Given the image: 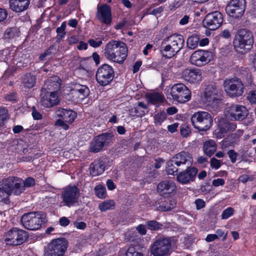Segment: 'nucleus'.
Masks as SVG:
<instances>
[{
    "label": "nucleus",
    "instance_id": "22",
    "mask_svg": "<svg viewBox=\"0 0 256 256\" xmlns=\"http://www.w3.org/2000/svg\"><path fill=\"white\" fill-rule=\"evenodd\" d=\"M40 102L42 106L46 108H52L57 105L59 102L57 92L46 91V94L42 96Z\"/></svg>",
    "mask_w": 256,
    "mask_h": 256
},
{
    "label": "nucleus",
    "instance_id": "45",
    "mask_svg": "<svg viewBox=\"0 0 256 256\" xmlns=\"http://www.w3.org/2000/svg\"><path fill=\"white\" fill-rule=\"evenodd\" d=\"M147 228L150 230H158L162 228V224L156 220H149L146 222Z\"/></svg>",
    "mask_w": 256,
    "mask_h": 256
},
{
    "label": "nucleus",
    "instance_id": "16",
    "mask_svg": "<svg viewBox=\"0 0 256 256\" xmlns=\"http://www.w3.org/2000/svg\"><path fill=\"white\" fill-rule=\"evenodd\" d=\"M212 58V53L208 50H198L194 52L190 56V62L198 66H205Z\"/></svg>",
    "mask_w": 256,
    "mask_h": 256
},
{
    "label": "nucleus",
    "instance_id": "58",
    "mask_svg": "<svg viewBox=\"0 0 256 256\" xmlns=\"http://www.w3.org/2000/svg\"><path fill=\"white\" fill-rule=\"evenodd\" d=\"M194 204L196 206V208L197 210L202 208L206 206L205 202L200 198L196 199L194 202Z\"/></svg>",
    "mask_w": 256,
    "mask_h": 256
},
{
    "label": "nucleus",
    "instance_id": "41",
    "mask_svg": "<svg viewBox=\"0 0 256 256\" xmlns=\"http://www.w3.org/2000/svg\"><path fill=\"white\" fill-rule=\"evenodd\" d=\"M200 41V36L196 34H193L189 36L187 40L186 44L188 47L192 50L196 48Z\"/></svg>",
    "mask_w": 256,
    "mask_h": 256
},
{
    "label": "nucleus",
    "instance_id": "60",
    "mask_svg": "<svg viewBox=\"0 0 256 256\" xmlns=\"http://www.w3.org/2000/svg\"><path fill=\"white\" fill-rule=\"evenodd\" d=\"M216 236H218V239L219 238L223 237V240H225L227 237L228 231L224 232L222 229H218L216 232Z\"/></svg>",
    "mask_w": 256,
    "mask_h": 256
},
{
    "label": "nucleus",
    "instance_id": "55",
    "mask_svg": "<svg viewBox=\"0 0 256 256\" xmlns=\"http://www.w3.org/2000/svg\"><path fill=\"white\" fill-rule=\"evenodd\" d=\"M68 122H65L62 118H59L56 120L55 122V126L62 127L64 130H67L69 128V126L67 124Z\"/></svg>",
    "mask_w": 256,
    "mask_h": 256
},
{
    "label": "nucleus",
    "instance_id": "12",
    "mask_svg": "<svg viewBox=\"0 0 256 256\" xmlns=\"http://www.w3.org/2000/svg\"><path fill=\"white\" fill-rule=\"evenodd\" d=\"M80 196V190L76 186L65 187L62 192L61 198L64 204L68 207L77 203Z\"/></svg>",
    "mask_w": 256,
    "mask_h": 256
},
{
    "label": "nucleus",
    "instance_id": "25",
    "mask_svg": "<svg viewBox=\"0 0 256 256\" xmlns=\"http://www.w3.org/2000/svg\"><path fill=\"white\" fill-rule=\"evenodd\" d=\"M176 186L172 180H166L160 182L157 186V192L162 196L172 193L175 191Z\"/></svg>",
    "mask_w": 256,
    "mask_h": 256
},
{
    "label": "nucleus",
    "instance_id": "51",
    "mask_svg": "<svg viewBox=\"0 0 256 256\" xmlns=\"http://www.w3.org/2000/svg\"><path fill=\"white\" fill-rule=\"evenodd\" d=\"M16 30L15 28H9L6 30L4 36L6 38H12L16 34Z\"/></svg>",
    "mask_w": 256,
    "mask_h": 256
},
{
    "label": "nucleus",
    "instance_id": "46",
    "mask_svg": "<svg viewBox=\"0 0 256 256\" xmlns=\"http://www.w3.org/2000/svg\"><path fill=\"white\" fill-rule=\"evenodd\" d=\"M120 252H124L126 256H142L140 253L136 251L134 246H130L127 249H122Z\"/></svg>",
    "mask_w": 256,
    "mask_h": 256
},
{
    "label": "nucleus",
    "instance_id": "15",
    "mask_svg": "<svg viewBox=\"0 0 256 256\" xmlns=\"http://www.w3.org/2000/svg\"><path fill=\"white\" fill-rule=\"evenodd\" d=\"M2 184L6 186L10 193L16 196H20L24 191L23 180L16 176H9L2 181Z\"/></svg>",
    "mask_w": 256,
    "mask_h": 256
},
{
    "label": "nucleus",
    "instance_id": "35",
    "mask_svg": "<svg viewBox=\"0 0 256 256\" xmlns=\"http://www.w3.org/2000/svg\"><path fill=\"white\" fill-rule=\"evenodd\" d=\"M36 76L31 73H26L22 76L21 82L22 86L27 88L34 87L36 83Z\"/></svg>",
    "mask_w": 256,
    "mask_h": 256
},
{
    "label": "nucleus",
    "instance_id": "57",
    "mask_svg": "<svg viewBox=\"0 0 256 256\" xmlns=\"http://www.w3.org/2000/svg\"><path fill=\"white\" fill-rule=\"evenodd\" d=\"M23 186L25 187H31L35 184V180L32 177L26 178L23 180Z\"/></svg>",
    "mask_w": 256,
    "mask_h": 256
},
{
    "label": "nucleus",
    "instance_id": "30",
    "mask_svg": "<svg viewBox=\"0 0 256 256\" xmlns=\"http://www.w3.org/2000/svg\"><path fill=\"white\" fill-rule=\"evenodd\" d=\"M168 43L173 46L180 51L184 46V40L183 36L181 34H174L165 38Z\"/></svg>",
    "mask_w": 256,
    "mask_h": 256
},
{
    "label": "nucleus",
    "instance_id": "5",
    "mask_svg": "<svg viewBox=\"0 0 256 256\" xmlns=\"http://www.w3.org/2000/svg\"><path fill=\"white\" fill-rule=\"evenodd\" d=\"M150 252L154 256H166L170 254L171 240L162 236L156 238L150 246Z\"/></svg>",
    "mask_w": 256,
    "mask_h": 256
},
{
    "label": "nucleus",
    "instance_id": "27",
    "mask_svg": "<svg viewBox=\"0 0 256 256\" xmlns=\"http://www.w3.org/2000/svg\"><path fill=\"white\" fill-rule=\"evenodd\" d=\"M176 204V200L173 198H160L156 205L158 210L161 212H167L174 208Z\"/></svg>",
    "mask_w": 256,
    "mask_h": 256
},
{
    "label": "nucleus",
    "instance_id": "21",
    "mask_svg": "<svg viewBox=\"0 0 256 256\" xmlns=\"http://www.w3.org/2000/svg\"><path fill=\"white\" fill-rule=\"evenodd\" d=\"M171 159L172 162H174L178 166L183 164L186 165L187 167L190 166L193 162V158L191 154L188 152L184 151L176 154Z\"/></svg>",
    "mask_w": 256,
    "mask_h": 256
},
{
    "label": "nucleus",
    "instance_id": "13",
    "mask_svg": "<svg viewBox=\"0 0 256 256\" xmlns=\"http://www.w3.org/2000/svg\"><path fill=\"white\" fill-rule=\"evenodd\" d=\"M220 90L216 84L207 86L202 93V98L208 105L217 106L220 100Z\"/></svg>",
    "mask_w": 256,
    "mask_h": 256
},
{
    "label": "nucleus",
    "instance_id": "28",
    "mask_svg": "<svg viewBox=\"0 0 256 256\" xmlns=\"http://www.w3.org/2000/svg\"><path fill=\"white\" fill-rule=\"evenodd\" d=\"M30 0H9L10 8L16 12H20L27 10Z\"/></svg>",
    "mask_w": 256,
    "mask_h": 256
},
{
    "label": "nucleus",
    "instance_id": "33",
    "mask_svg": "<svg viewBox=\"0 0 256 256\" xmlns=\"http://www.w3.org/2000/svg\"><path fill=\"white\" fill-rule=\"evenodd\" d=\"M147 110V106L143 102H138L136 105L129 110V113L132 116L142 117L148 112Z\"/></svg>",
    "mask_w": 256,
    "mask_h": 256
},
{
    "label": "nucleus",
    "instance_id": "63",
    "mask_svg": "<svg viewBox=\"0 0 256 256\" xmlns=\"http://www.w3.org/2000/svg\"><path fill=\"white\" fill-rule=\"evenodd\" d=\"M59 222L60 226H66L69 224L70 221L67 218L63 216L60 219Z\"/></svg>",
    "mask_w": 256,
    "mask_h": 256
},
{
    "label": "nucleus",
    "instance_id": "44",
    "mask_svg": "<svg viewBox=\"0 0 256 256\" xmlns=\"http://www.w3.org/2000/svg\"><path fill=\"white\" fill-rule=\"evenodd\" d=\"M166 114L164 111L160 112L154 116V122L156 126H160L166 118Z\"/></svg>",
    "mask_w": 256,
    "mask_h": 256
},
{
    "label": "nucleus",
    "instance_id": "14",
    "mask_svg": "<svg viewBox=\"0 0 256 256\" xmlns=\"http://www.w3.org/2000/svg\"><path fill=\"white\" fill-rule=\"evenodd\" d=\"M246 6L245 0H232L226 7L225 10L230 16L239 18L243 16Z\"/></svg>",
    "mask_w": 256,
    "mask_h": 256
},
{
    "label": "nucleus",
    "instance_id": "6",
    "mask_svg": "<svg viewBox=\"0 0 256 256\" xmlns=\"http://www.w3.org/2000/svg\"><path fill=\"white\" fill-rule=\"evenodd\" d=\"M223 86L226 92L230 97H238L244 92V85L240 78H238L226 79Z\"/></svg>",
    "mask_w": 256,
    "mask_h": 256
},
{
    "label": "nucleus",
    "instance_id": "59",
    "mask_svg": "<svg viewBox=\"0 0 256 256\" xmlns=\"http://www.w3.org/2000/svg\"><path fill=\"white\" fill-rule=\"evenodd\" d=\"M225 184L224 180L222 178L214 179L212 181V185L215 187L223 186Z\"/></svg>",
    "mask_w": 256,
    "mask_h": 256
},
{
    "label": "nucleus",
    "instance_id": "62",
    "mask_svg": "<svg viewBox=\"0 0 256 256\" xmlns=\"http://www.w3.org/2000/svg\"><path fill=\"white\" fill-rule=\"evenodd\" d=\"M68 44L70 45L77 44L78 42V38L76 36H72L66 39Z\"/></svg>",
    "mask_w": 256,
    "mask_h": 256
},
{
    "label": "nucleus",
    "instance_id": "52",
    "mask_svg": "<svg viewBox=\"0 0 256 256\" xmlns=\"http://www.w3.org/2000/svg\"><path fill=\"white\" fill-rule=\"evenodd\" d=\"M210 166L215 170H217L222 166V162L220 160H217L215 158H212L210 160Z\"/></svg>",
    "mask_w": 256,
    "mask_h": 256
},
{
    "label": "nucleus",
    "instance_id": "49",
    "mask_svg": "<svg viewBox=\"0 0 256 256\" xmlns=\"http://www.w3.org/2000/svg\"><path fill=\"white\" fill-rule=\"evenodd\" d=\"M191 130L190 127L186 124H184L180 127V132L184 137H187L190 134Z\"/></svg>",
    "mask_w": 256,
    "mask_h": 256
},
{
    "label": "nucleus",
    "instance_id": "53",
    "mask_svg": "<svg viewBox=\"0 0 256 256\" xmlns=\"http://www.w3.org/2000/svg\"><path fill=\"white\" fill-rule=\"evenodd\" d=\"M96 40H98L92 38L89 39L88 40V43L89 44L90 46L94 48L100 47L102 44V42L99 38H97Z\"/></svg>",
    "mask_w": 256,
    "mask_h": 256
},
{
    "label": "nucleus",
    "instance_id": "1",
    "mask_svg": "<svg viewBox=\"0 0 256 256\" xmlns=\"http://www.w3.org/2000/svg\"><path fill=\"white\" fill-rule=\"evenodd\" d=\"M104 55L106 59L121 64L127 57L128 48L122 41L112 40L106 44Z\"/></svg>",
    "mask_w": 256,
    "mask_h": 256
},
{
    "label": "nucleus",
    "instance_id": "64",
    "mask_svg": "<svg viewBox=\"0 0 256 256\" xmlns=\"http://www.w3.org/2000/svg\"><path fill=\"white\" fill-rule=\"evenodd\" d=\"M32 115L34 120H39L42 119V114L36 109L33 110Z\"/></svg>",
    "mask_w": 256,
    "mask_h": 256
},
{
    "label": "nucleus",
    "instance_id": "7",
    "mask_svg": "<svg viewBox=\"0 0 256 256\" xmlns=\"http://www.w3.org/2000/svg\"><path fill=\"white\" fill-rule=\"evenodd\" d=\"M44 222V217L38 212L25 214L21 218L23 226L26 229L31 230L39 229Z\"/></svg>",
    "mask_w": 256,
    "mask_h": 256
},
{
    "label": "nucleus",
    "instance_id": "23",
    "mask_svg": "<svg viewBox=\"0 0 256 256\" xmlns=\"http://www.w3.org/2000/svg\"><path fill=\"white\" fill-rule=\"evenodd\" d=\"M96 16L98 20L106 25L110 24L112 22V13L110 6L108 4H103L98 8Z\"/></svg>",
    "mask_w": 256,
    "mask_h": 256
},
{
    "label": "nucleus",
    "instance_id": "10",
    "mask_svg": "<svg viewBox=\"0 0 256 256\" xmlns=\"http://www.w3.org/2000/svg\"><path fill=\"white\" fill-rule=\"evenodd\" d=\"M28 237V232L25 230L13 228L6 234L5 241L7 244L18 246L22 244Z\"/></svg>",
    "mask_w": 256,
    "mask_h": 256
},
{
    "label": "nucleus",
    "instance_id": "43",
    "mask_svg": "<svg viewBox=\"0 0 256 256\" xmlns=\"http://www.w3.org/2000/svg\"><path fill=\"white\" fill-rule=\"evenodd\" d=\"M94 192L96 196L100 198H104L106 196V187L102 185L96 186L94 188Z\"/></svg>",
    "mask_w": 256,
    "mask_h": 256
},
{
    "label": "nucleus",
    "instance_id": "11",
    "mask_svg": "<svg viewBox=\"0 0 256 256\" xmlns=\"http://www.w3.org/2000/svg\"><path fill=\"white\" fill-rule=\"evenodd\" d=\"M170 94L174 100L180 103L188 102L191 98V91L182 83L174 84L171 88Z\"/></svg>",
    "mask_w": 256,
    "mask_h": 256
},
{
    "label": "nucleus",
    "instance_id": "36",
    "mask_svg": "<svg viewBox=\"0 0 256 256\" xmlns=\"http://www.w3.org/2000/svg\"><path fill=\"white\" fill-rule=\"evenodd\" d=\"M217 145L212 140H208L203 143V151L208 156L210 157L216 150Z\"/></svg>",
    "mask_w": 256,
    "mask_h": 256
},
{
    "label": "nucleus",
    "instance_id": "32",
    "mask_svg": "<svg viewBox=\"0 0 256 256\" xmlns=\"http://www.w3.org/2000/svg\"><path fill=\"white\" fill-rule=\"evenodd\" d=\"M236 74L240 77L245 79L248 84L251 86L253 83V79L250 70L246 67L238 66L236 68Z\"/></svg>",
    "mask_w": 256,
    "mask_h": 256
},
{
    "label": "nucleus",
    "instance_id": "24",
    "mask_svg": "<svg viewBox=\"0 0 256 256\" xmlns=\"http://www.w3.org/2000/svg\"><path fill=\"white\" fill-rule=\"evenodd\" d=\"M184 79L192 84H196L202 80V73L198 69L186 68L182 72Z\"/></svg>",
    "mask_w": 256,
    "mask_h": 256
},
{
    "label": "nucleus",
    "instance_id": "20",
    "mask_svg": "<svg viewBox=\"0 0 256 256\" xmlns=\"http://www.w3.org/2000/svg\"><path fill=\"white\" fill-rule=\"evenodd\" d=\"M70 94L73 100L78 102L82 100L89 95L90 90L86 86L76 84L74 88L71 90Z\"/></svg>",
    "mask_w": 256,
    "mask_h": 256
},
{
    "label": "nucleus",
    "instance_id": "26",
    "mask_svg": "<svg viewBox=\"0 0 256 256\" xmlns=\"http://www.w3.org/2000/svg\"><path fill=\"white\" fill-rule=\"evenodd\" d=\"M174 46L170 44L164 38L160 46V52L162 56L170 58L174 56L179 51L176 49Z\"/></svg>",
    "mask_w": 256,
    "mask_h": 256
},
{
    "label": "nucleus",
    "instance_id": "17",
    "mask_svg": "<svg viewBox=\"0 0 256 256\" xmlns=\"http://www.w3.org/2000/svg\"><path fill=\"white\" fill-rule=\"evenodd\" d=\"M226 115L232 120H242L248 116V110L244 106L233 104L228 108Z\"/></svg>",
    "mask_w": 256,
    "mask_h": 256
},
{
    "label": "nucleus",
    "instance_id": "47",
    "mask_svg": "<svg viewBox=\"0 0 256 256\" xmlns=\"http://www.w3.org/2000/svg\"><path fill=\"white\" fill-rule=\"evenodd\" d=\"M174 165L176 164L172 162V159L167 162L166 171L168 174H174L175 172H178V169Z\"/></svg>",
    "mask_w": 256,
    "mask_h": 256
},
{
    "label": "nucleus",
    "instance_id": "38",
    "mask_svg": "<svg viewBox=\"0 0 256 256\" xmlns=\"http://www.w3.org/2000/svg\"><path fill=\"white\" fill-rule=\"evenodd\" d=\"M58 52L57 46L55 45H52L40 56L39 59L42 61L46 56L53 57Z\"/></svg>",
    "mask_w": 256,
    "mask_h": 256
},
{
    "label": "nucleus",
    "instance_id": "37",
    "mask_svg": "<svg viewBox=\"0 0 256 256\" xmlns=\"http://www.w3.org/2000/svg\"><path fill=\"white\" fill-rule=\"evenodd\" d=\"M218 126L219 132L222 135L227 132L234 131L236 128V124L234 122H220Z\"/></svg>",
    "mask_w": 256,
    "mask_h": 256
},
{
    "label": "nucleus",
    "instance_id": "2",
    "mask_svg": "<svg viewBox=\"0 0 256 256\" xmlns=\"http://www.w3.org/2000/svg\"><path fill=\"white\" fill-rule=\"evenodd\" d=\"M254 38L252 32L246 28L239 30L234 38V46L242 54L249 52L252 48Z\"/></svg>",
    "mask_w": 256,
    "mask_h": 256
},
{
    "label": "nucleus",
    "instance_id": "29",
    "mask_svg": "<svg viewBox=\"0 0 256 256\" xmlns=\"http://www.w3.org/2000/svg\"><path fill=\"white\" fill-rule=\"evenodd\" d=\"M58 116L61 118L68 123H72L76 117V114L71 110L58 108L56 111Z\"/></svg>",
    "mask_w": 256,
    "mask_h": 256
},
{
    "label": "nucleus",
    "instance_id": "48",
    "mask_svg": "<svg viewBox=\"0 0 256 256\" xmlns=\"http://www.w3.org/2000/svg\"><path fill=\"white\" fill-rule=\"evenodd\" d=\"M66 28V22H64L60 27H58L56 30V32L58 34V36H59L60 39H62L64 38L66 32L65 31Z\"/></svg>",
    "mask_w": 256,
    "mask_h": 256
},
{
    "label": "nucleus",
    "instance_id": "40",
    "mask_svg": "<svg viewBox=\"0 0 256 256\" xmlns=\"http://www.w3.org/2000/svg\"><path fill=\"white\" fill-rule=\"evenodd\" d=\"M115 202L114 200H104L98 204V209L102 212L114 208Z\"/></svg>",
    "mask_w": 256,
    "mask_h": 256
},
{
    "label": "nucleus",
    "instance_id": "18",
    "mask_svg": "<svg viewBox=\"0 0 256 256\" xmlns=\"http://www.w3.org/2000/svg\"><path fill=\"white\" fill-rule=\"evenodd\" d=\"M222 22V14L216 11L206 14L203 20V24L209 30H215L220 26Z\"/></svg>",
    "mask_w": 256,
    "mask_h": 256
},
{
    "label": "nucleus",
    "instance_id": "56",
    "mask_svg": "<svg viewBox=\"0 0 256 256\" xmlns=\"http://www.w3.org/2000/svg\"><path fill=\"white\" fill-rule=\"evenodd\" d=\"M248 100L252 104H256V90L250 91L247 96Z\"/></svg>",
    "mask_w": 256,
    "mask_h": 256
},
{
    "label": "nucleus",
    "instance_id": "19",
    "mask_svg": "<svg viewBox=\"0 0 256 256\" xmlns=\"http://www.w3.org/2000/svg\"><path fill=\"white\" fill-rule=\"evenodd\" d=\"M197 173L198 170L196 168L188 166L185 170L177 176L176 179L180 184H188L194 180Z\"/></svg>",
    "mask_w": 256,
    "mask_h": 256
},
{
    "label": "nucleus",
    "instance_id": "34",
    "mask_svg": "<svg viewBox=\"0 0 256 256\" xmlns=\"http://www.w3.org/2000/svg\"><path fill=\"white\" fill-rule=\"evenodd\" d=\"M60 88V83L58 82L57 77L50 78H48L44 82L42 86V90H53L57 92V90Z\"/></svg>",
    "mask_w": 256,
    "mask_h": 256
},
{
    "label": "nucleus",
    "instance_id": "39",
    "mask_svg": "<svg viewBox=\"0 0 256 256\" xmlns=\"http://www.w3.org/2000/svg\"><path fill=\"white\" fill-rule=\"evenodd\" d=\"M147 98L148 101L152 104L160 103L164 100L163 94L158 92L150 94L147 96Z\"/></svg>",
    "mask_w": 256,
    "mask_h": 256
},
{
    "label": "nucleus",
    "instance_id": "54",
    "mask_svg": "<svg viewBox=\"0 0 256 256\" xmlns=\"http://www.w3.org/2000/svg\"><path fill=\"white\" fill-rule=\"evenodd\" d=\"M227 154L230 158L231 162L233 164L235 163L237 160L238 154L234 150H230L228 152Z\"/></svg>",
    "mask_w": 256,
    "mask_h": 256
},
{
    "label": "nucleus",
    "instance_id": "31",
    "mask_svg": "<svg viewBox=\"0 0 256 256\" xmlns=\"http://www.w3.org/2000/svg\"><path fill=\"white\" fill-rule=\"evenodd\" d=\"M105 170V162L102 160H97L93 162L90 166V174L92 176H97L102 174Z\"/></svg>",
    "mask_w": 256,
    "mask_h": 256
},
{
    "label": "nucleus",
    "instance_id": "8",
    "mask_svg": "<svg viewBox=\"0 0 256 256\" xmlns=\"http://www.w3.org/2000/svg\"><path fill=\"white\" fill-rule=\"evenodd\" d=\"M68 246L65 238L53 240L46 248L45 256H63Z\"/></svg>",
    "mask_w": 256,
    "mask_h": 256
},
{
    "label": "nucleus",
    "instance_id": "50",
    "mask_svg": "<svg viewBox=\"0 0 256 256\" xmlns=\"http://www.w3.org/2000/svg\"><path fill=\"white\" fill-rule=\"evenodd\" d=\"M234 210L232 207H228L225 209L222 214V219L226 220L233 215Z\"/></svg>",
    "mask_w": 256,
    "mask_h": 256
},
{
    "label": "nucleus",
    "instance_id": "3",
    "mask_svg": "<svg viewBox=\"0 0 256 256\" xmlns=\"http://www.w3.org/2000/svg\"><path fill=\"white\" fill-rule=\"evenodd\" d=\"M191 122L195 128L200 132H206L212 126L213 120L208 112L199 111L192 115Z\"/></svg>",
    "mask_w": 256,
    "mask_h": 256
},
{
    "label": "nucleus",
    "instance_id": "42",
    "mask_svg": "<svg viewBox=\"0 0 256 256\" xmlns=\"http://www.w3.org/2000/svg\"><path fill=\"white\" fill-rule=\"evenodd\" d=\"M12 194L6 186L2 184V182H0V202H6L7 200V198Z\"/></svg>",
    "mask_w": 256,
    "mask_h": 256
},
{
    "label": "nucleus",
    "instance_id": "61",
    "mask_svg": "<svg viewBox=\"0 0 256 256\" xmlns=\"http://www.w3.org/2000/svg\"><path fill=\"white\" fill-rule=\"evenodd\" d=\"M136 230L141 235H145L146 234V226L140 224L136 227Z\"/></svg>",
    "mask_w": 256,
    "mask_h": 256
},
{
    "label": "nucleus",
    "instance_id": "4",
    "mask_svg": "<svg viewBox=\"0 0 256 256\" xmlns=\"http://www.w3.org/2000/svg\"><path fill=\"white\" fill-rule=\"evenodd\" d=\"M114 136L112 132L102 133L95 136L90 144L89 150L94 153L101 151L104 147L113 144Z\"/></svg>",
    "mask_w": 256,
    "mask_h": 256
},
{
    "label": "nucleus",
    "instance_id": "9",
    "mask_svg": "<svg viewBox=\"0 0 256 256\" xmlns=\"http://www.w3.org/2000/svg\"><path fill=\"white\" fill-rule=\"evenodd\" d=\"M114 76L113 68L108 64H104L97 70L96 78L97 82L102 86H106L111 83Z\"/></svg>",
    "mask_w": 256,
    "mask_h": 256
}]
</instances>
